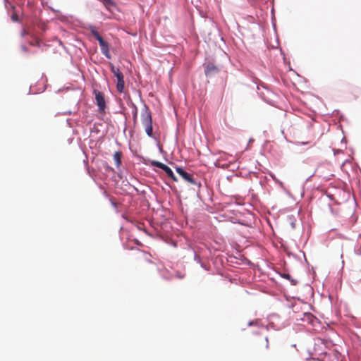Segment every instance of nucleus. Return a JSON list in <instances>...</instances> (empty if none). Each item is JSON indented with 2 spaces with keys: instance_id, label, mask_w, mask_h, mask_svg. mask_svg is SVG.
Instances as JSON below:
<instances>
[{
  "instance_id": "obj_1",
  "label": "nucleus",
  "mask_w": 361,
  "mask_h": 361,
  "mask_svg": "<svg viewBox=\"0 0 361 361\" xmlns=\"http://www.w3.org/2000/svg\"><path fill=\"white\" fill-rule=\"evenodd\" d=\"M141 122L145 126V130L147 136L156 140V137L153 135L152 114L145 104L141 111Z\"/></svg>"
},
{
  "instance_id": "obj_2",
  "label": "nucleus",
  "mask_w": 361,
  "mask_h": 361,
  "mask_svg": "<svg viewBox=\"0 0 361 361\" xmlns=\"http://www.w3.org/2000/svg\"><path fill=\"white\" fill-rule=\"evenodd\" d=\"M176 172L182 177V178L186 182L197 185L198 188H200L202 184L200 182H197L195 178L192 174L186 172L182 167L176 166Z\"/></svg>"
},
{
  "instance_id": "obj_3",
  "label": "nucleus",
  "mask_w": 361,
  "mask_h": 361,
  "mask_svg": "<svg viewBox=\"0 0 361 361\" xmlns=\"http://www.w3.org/2000/svg\"><path fill=\"white\" fill-rule=\"evenodd\" d=\"M94 94L95 96V100L99 111L100 112L104 111L106 109V102L103 94L101 92L96 90H94Z\"/></svg>"
},
{
  "instance_id": "obj_4",
  "label": "nucleus",
  "mask_w": 361,
  "mask_h": 361,
  "mask_svg": "<svg viewBox=\"0 0 361 361\" xmlns=\"http://www.w3.org/2000/svg\"><path fill=\"white\" fill-rule=\"evenodd\" d=\"M99 44L102 54L104 55L106 58L111 59L108 43L105 40L102 39V41L99 42Z\"/></svg>"
},
{
  "instance_id": "obj_5",
  "label": "nucleus",
  "mask_w": 361,
  "mask_h": 361,
  "mask_svg": "<svg viewBox=\"0 0 361 361\" xmlns=\"http://www.w3.org/2000/svg\"><path fill=\"white\" fill-rule=\"evenodd\" d=\"M264 89L265 92H261V96L264 100L271 104L272 102H274V97H275V94L267 88Z\"/></svg>"
},
{
  "instance_id": "obj_6",
  "label": "nucleus",
  "mask_w": 361,
  "mask_h": 361,
  "mask_svg": "<svg viewBox=\"0 0 361 361\" xmlns=\"http://www.w3.org/2000/svg\"><path fill=\"white\" fill-rule=\"evenodd\" d=\"M218 72V68L212 63H208L204 70V73L207 76H209L210 75Z\"/></svg>"
},
{
  "instance_id": "obj_7",
  "label": "nucleus",
  "mask_w": 361,
  "mask_h": 361,
  "mask_svg": "<svg viewBox=\"0 0 361 361\" xmlns=\"http://www.w3.org/2000/svg\"><path fill=\"white\" fill-rule=\"evenodd\" d=\"M111 71L114 74V75L116 78V79H120L124 78L123 74L120 71L118 68L115 67L113 64L110 65Z\"/></svg>"
},
{
  "instance_id": "obj_8",
  "label": "nucleus",
  "mask_w": 361,
  "mask_h": 361,
  "mask_svg": "<svg viewBox=\"0 0 361 361\" xmlns=\"http://www.w3.org/2000/svg\"><path fill=\"white\" fill-rule=\"evenodd\" d=\"M354 252L358 256L361 255V234H360L358 236L357 244L354 247Z\"/></svg>"
},
{
  "instance_id": "obj_9",
  "label": "nucleus",
  "mask_w": 361,
  "mask_h": 361,
  "mask_svg": "<svg viewBox=\"0 0 361 361\" xmlns=\"http://www.w3.org/2000/svg\"><path fill=\"white\" fill-rule=\"evenodd\" d=\"M129 106L132 108V114H133V121L136 122L137 118V111H138L136 105L132 101L130 102Z\"/></svg>"
},
{
  "instance_id": "obj_10",
  "label": "nucleus",
  "mask_w": 361,
  "mask_h": 361,
  "mask_svg": "<svg viewBox=\"0 0 361 361\" xmlns=\"http://www.w3.org/2000/svg\"><path fill=\"white\" fill-rule=\"evenodd\" d=\"M125 87L124 78L117 80L116 89L119 92H123Z\"/></svg>"
},
{
  "instance_id": "obj_11",
  "label": "nucleus",
  "mask_w": 361,
  "mask_h": 361,
  "mask_svg": "<svg viewBox=\"0 0 361 361\" xmlns=\"http://www.w3.org/2000/svg\"><path fill=\"white\" fill-rule=\"evenodd\" d=\"M90 30L91 32L92 35L94 36V37L98 41V42L102 41V39H104L101 37L99 33L95 30V27L94 26H90Z\"/></svg>"
},
{
  "instance_id": "obj_12",
  "label": "nucleus",
  "mask_w": 361,
  "mask_h": 361,
  "mask_svg": "<svg viewBox=\"0 0 361 361\" xmlns=\"http://www.w3.org/2000/svg\"><path fill=\"white\" fill-rule=\"evenodd\" d=\"M122 154L121 152H116L114 155V159L116 162V167L118 168L121 164Z\"/></svg>"
},
{
  "instance_id": "obj_13",
  "label": "nucleus",
  "mask_w": 361,
  "mask_h": 361,
  "mask_svg": "<svg viewBox=\"0 0 361 361\" xmlns=\"http://www.w3.org/2000/svg\"><path fill=\"white\" fill-rule=\"evenodd\" d=\"M280 276H281L282 278L286 279H287V280L290 281V283H291L292 285H295V284H296V283H297V281H296L295 279H293L291 277V276H290L289 274H288V273H281V274H280Z\"/></svg>"
},
{
  "instance_id": "obj_14",
  "label": "nucleus",
  "mask_w": 361,
  "mask_h": 361,
  "mask_svg": "<svg viewBox=\"0 0 361 361\" xmlns=\"http://www.w3.org/2000/svg\"><path fill=\"white\" fill-rule=\"evenodd\" d=\"M195 260L199 263L201 266L202 268H203L205 270H209V268L207 267L206 264H204L202 261H201V259L200 257L197 255L196 254L195 255Z\"/></svg>"
},
{
  "instance_id": "obj_15",
  "label": "nucleus",
  "mask_w": 361,
  "mask_h": 361,
  "mask_svg": "<svg viewBox=\"0 0 361 361\" xmlns=\"http://www.w3.org/2000/svg\"><path fill=\"white\" fill-rule=\"evenodd\" d=\"M152 166H156V167H157L159 169H161L162 170L166 166V164H163V163H161L160 161H153L152 162Z\"/></svg>"
},
{
  "instance_id": "obj_16",
  "label": "nucleus",
  "mask_w": 361,
  "mask_h": 361,
  "mask_svg": "<svg viewBox=\"0 0 361 361\" xmlns=\"http://www.w3.org/2000/svg\"><path fill=\"white\" fill-rule=\"evenodd\" d=\"M163 171L167 174L169 177L173 176V171L167 165L164 168Z\"/></svg>"
},
{
  "instance_id": "obj_17",
  "label": "nucleus",
  "mask_w": 361,
  "mask_h": 361,
  "mask_svg": "<svg viewBox=\"0 0 361 361\" xmlns=\"http://www.w3.org/2000/svg\"><path fill=\"white\" fill-rule=\"evenodd\" d=\"M289 220H290V226L292 228H295V218L291 216L289 217Z\"/></svg>"
},
{
  "instance_id": "obj_18",
  "label": "nucleus",
  "mask_w": 361,
  "mask_h": 361,
  "mask_svg": "<svg viewBox=\"0 0 361 361\" xmlns=\"http://www.w3.org/2000/svg\"><path fill=\"white\" fill-rule=\"evenodd\" d=\"M305 318L303 319H307V320H310V319H312L313 318V316L310 314V313H307V314H305L304 315Z\"/></svg>"
},
{
  "instance_id": "obj_19",
  "label": "nucleus",
  "mask_w": 361,
  "mask_h": 361,
  "mask_svg": "<svg viewBox=\"0 0 361 361\" xmlns=\"http://www.w3.org/2000/svg\"><path fill=\"white\" fill-rule=\"evenodd\" d=\"M103 1L107 5H109V6L114 5V1L113 0H103Z\"/></svg>"
},
{
  "instance_id": "obj_20",
  "label": "nucleus",
  "mask_w": 361,
  "mask_h": 361,
  "mask_svg": "<svg viewBox=\"0 0 361 361\" xmlns=\"http://www.w3.org/2000/svg\"><path fill=\"white\" fill-rule=\"evenodd\" d=\"M169 178H171L173 181H178V179L176 178V176L174 175V173H173V176H169Z\"/></svg>"
},
{
  "instance_id": "obj_21",
  "label": "nucleus",
  "mask_w": 361,
  "mask_h": 361,
  "mask_svg": "<svg viewBox=\"0 0 361 361\" xmlns=\"http://www.w3.org/2000/svg\"><path fill=\"white\" fill-rule=\"evenodd\" d=\"M11 19H12L13 21H17V16H15V15H13L11 16Z\"/></svg>"
},
{
  "instance_id": "obj_22",
  "label": "nucleus",
  "mask_w": 361,
  "mask_h": 361,
  "mask_svg": "<svg viewBox=\"0 0 361 361\" xmlns=\"http://www.w3.org/2000/svg\"><path fill=\"white\" fill-rule=\"evenodd\" d=\"M111 205H112L115 209H116V208H117V205H116V202H114L111 201Z\"/></svg>"
},
{
  "instance_id": "obj_23",
  "label": "nucleus",
  "mask_w": 361,
  "mask_h": 361,
  "mask_svg": "<svg viewBox=\"0 0 361 361\" xmlns=\"http://www.w3.org/2000/svg\"><path fill=\"white\" fill-rule=\"evenodd\" d=\"M255 323H257V322H253V321H251V322H250L248 323V326H252V325H254Z\"/></svg>"
},
{
  "instance_id": "obj_24",
  "label": "nucleus",
  "mask_w": 361,
  "mask_h": 361,
  "mask_svg": "<svg viewBox=\"0 0 361 361\" xmlns=\"http://www.w3.org/2000/svg\"><path fill=\"white\" fill-rule=\"evenodd\" d=\"M21 47H22V49L23 51H25V52L27 51V49L24 44H23Z\"/></svg>"
},
{
  "instance_id": "obj_25",
  "label": "nucleus",
  "mask_w": 361,
  "mask_h": 361,
  "mask_svg": "<svg viewBox=\"0 0 361 361\" xmlns=\"http://www.w3.org/2000/svg\"><path fill=\"white\" fill-rule=\"evenodd\" d=\"M26 32L25 30H22L21 35L24 36L25 35Z\"/></svg>"
},
{
  "instance_id": "obj_26",
  "label": "nucleus",
  "mask_w": 361,
  "mask_h": 361,
  "mask_svg": "<svg viewBox=\"0 0 361 361\" xmlns=\"http://www.w3.org/2000/svg\"><path fill=\"white\" fill-rule=\"evenodd\" d=\"M271 177L272 178L273 180H276V178L274 175H271Z\"/></svg>"
}]
</instances>
